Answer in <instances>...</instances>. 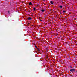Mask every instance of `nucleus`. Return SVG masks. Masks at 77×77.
<instances>
[{
  "label": "nucleus",
  "mask_w": 77,
  "mask_h": 77,
  "mask_svg": "<svg viewBox=\"0 0 77 77\" xmlns=\"http://www.w3.org/2000/svg\"><path fill=\"white\" fill-rule=\"evenodd\" d=\"M70 71L73 72V71H75V69H71L70 70Z\"/></svg>",
  "instance_id": "1"
},
{
  "label": "nucleus",
  "mask_w": 77,
  "mask_h": 77,
  "mask_svg": "<svg viewBox=\"0 0 77 77\" xmlns=\"http://www.w3.org/2000/svg\"><path fill=\"white\" fill-rule=\"evenodd\" d=\"M28 20H32V19L31 17H29L28 18Z\"/></svg>",
  "instance_id": "2"
},
{
  "label": "nucleus",
  "mask_w": 77,
  "mask_h": 77,
  "mask_svg": "<svg viewBox=\"0 0 77 77\" xmlns=\"http://www.w3.org/2000/svg\"><path fill=\"white\" fill-rule=\"evenodd\" d=\"M41 11L42 12H44L45 11V10H44V9H42L41 10Z\"/></svg>",
  "instance_id": "3"
},
{
  "label": "nucleus",
  "mask_w": 77,
  "mask_h": 77,
  "mask_svg": "<svg viewBox=\"0 0 77 77\" xmlns=\"http://www.w3.org/2000/svg\"><path fill=\"white\" fill-rule=\"evenodd\" d=\"M50 3H51V4H53V1H50Z\"/></svg>",
  "instance_id": "4"
},
{
  "label": "nucleus",
  "mask_w": 77,
  "mask_h": 77,
  "mask_svg": "<svg viewBox=\"0 0 77 77\" xmlns=\"http://www.w3.org/2000/svg\"><path fill=\"white\" fill-rule=\"evenodd\" d=\"M34 11H36V8L35 7H34L33 8Z\"/></svg>",
  "instance_id": "5"
},
{
  "label": "nucleus",
  "mask_w": 77,
  "mask_h": 77,
  "mask_svg": "<svg viewBox=\"0 0 77 77\" xmlns=\"http://www.w3.org/2000/svg\"><path fill=\"white\" fill-rule=\"evenodd\" d=\"M29 5H32V2H30L29 3Z\"/></svg>",
  "instance_id": "6"
},
{
  "label": "nucleus",
  "mask_w": 77,
  "mask_h": 77,
  "mask_svg": "<svg viewBox=\"0 0 77 77\" xmlns=\"http://www.w3.org/2000/svg\"><path fill=\"white\" fill-rule=\"evenodd\" d=\"M59 7H60V8H62V6H59Z\"/></svg>",
  "instance_id": "7"
},
{
  "label": "nucleus",
  "mask_w": 77,
  "mask_h": 77,
  "mask_svg": "<svg viewBox=\"0 0 77 77\" xmlns=\"http://www.w3.org/2000/svg\"><path fill=\"white\" fill-rule=\"evenodd\" d=\"M8 14H9V11H8Z\"/></svg>",
  "instance_id": "8"
},
{
  "label": "nucleus",
  "mask_w": 77,
  "mask_h": 77,
  "mask_svg": "<svg viewBox=\"0 0 77 77\" xmlns=\"http://www.w3.org/2000/svg\"><path fill=\"white\" fill-rule=\"evenodd\" d=\"M63 12L65 13V11H63Z\"/></svg>",
  "instance_id": "9"
},
{
  "label": "nucleus",
  "mask_w": 77,
  "mask_h": 77,
  "mask_svg": "<svg viewBox=\"0 0 77 77\" xmlns=\"http://www.w3.org/2000/svg\"><path fill=\"white\" fill-rule=\"evenodd\" d=\"M35 47H37L36 46H35Z\"/></svg>",
  "instance_id": "10"
},
{
  "label": "nucleus",
  "mask_w": 77,
  "mask_h": 77,
  "mask_svg": "<svg viewBox=\"0 0 77 77\" xmlns=\"http://www.w3.org/2000/svg\"><path fill=\"white\" fill-rule=\"evenodd\" d=\"M41 21H42V20H41Z\"/></svg>",
  "instance_id": "11"
},
{
  "label": "nucleus",
  "mask_w": 77,
  "mask_h": 77,
  "mask_svg": "<svg viewBox=\"0 0 77 77\" xmlns=\"http://www.w3.org/2000/svg\"><path fill=\"white\" fill-rule=\"evenodd\" d=\"M43 0L44 1V0Z\"/></svg>",
  "instance_id": "12"
}]
</instances>
